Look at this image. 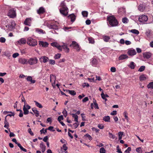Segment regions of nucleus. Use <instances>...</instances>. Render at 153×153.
<instances>
[{
    "label": "nucleus",
    "mask_w": 153,
    "mask_h": 153,
    "mask_svg": "<svg viewBox=\"0 0 153 153\" xmlns=\"http://www.w3.org/2000/svg\"><path fill=\"white\" fill-rule=\"evenodd\" d=\"M123 115L124 116L127 122H128L129 120H128V113L126 111H125L123 113Z\"/></svg>",
    "instance_id": "nucleus-38"
},
{
    "label": "nucleus",
    "mask_w": 153,
    "mask_h": 153,
    "mask_svg": "<svg viewBox=\"0 0 153 153\" xmlns=\"http://www.w3.org/2000/svg\"><path fill=\"white\" fill-rule=\"evenodd\" d=\"M88 100V98L87 97L84 98L82 100V102H85Z\"/></svg>",
    "instance_id": "nucleus-63"
},
{
    "label": "nucleus",
    "mask_w": 153,
    "mask_h": 153,
    "mask_svg": "<svg viewBox=\"0 0 153 153\" xmlns=\"http://www.w3.org/2000/svg\"><path fill=\"white\" fill-rule=\"evenodd\" d=\"M88 40L90 43L94 44V39L92 37L88 38Z\"/></svg>",
    "instance_id": "nucleus-39"
},
{
    "label": "nucleus",
    "mask_w": 153,
    "mask_h": 153,
    "mask_svg": "<svg viewBox=\"0 0 153 153\" xmlns=\"http://www.w3.org/2000/svg\"><path fill=\"white\" fill-rule=\"evenodd\" d=\"M127 53L129 55L133 56L136 54V52L135 49L131 48L128 50Z\"/></svg>",
    "instance_id": "nucleus-10"
},
{
    "label": "nucleus",
    "mask_w": 153,
    "mask_h": 153,
    "mask_svg": "<svg viewBox=\"0 0 153 153\" xmlns=\"http://www.w3.org/2000/svg\"><path fill=\"white\" fill-rule=\"evenodd\" d=\"M27 43L29 45L32 47L35 46L37 44L36 40L31 37H29L27 38Z\"/></svg>",
    "instance_id": "nucleus-3"
},
{
    "label": "nucleus",
    "mask_w": 153,
    "mask_h": 153,
    "mask_svg": "<svg viewBox=\"0 0 153 153\" xmlns=\"http://www.w3.org/2000/svg\"><path fill=\"white\" fill-rule=\"evenodd\" d=\"M131 149L130 147H128L127 149L125 151V152L126 153H129L130 151H131Z\"/></svg>",
    "instance_id": "nucleus-61"
},
{
    "label": "nucleus",
    "mask_w": 153,
    "mask_h": 153,
    "mask_svg": "<svg viewBox=\"0 0 153 153\" xmlns=\"http://www.w3.org/2000/svg\"><path fill=\"white\" fill-rule=\"evenodd\" d=\"M28 82H30L31 83H34L36 82L35 80H33L32 77L31 76H27L26 78Z\"/></svg>",
    "instance_id": "nucleus-18"
},
{
    "label": "nucleus",
    "mask_w": 153,
    "mask_h": 153,
    "mask_svg": "<svg viewBox=\"0 0 153 153\" xmlns=\"http://www.w3.org/2000/svg\"><path fill=\"white\" fill-rule=\"evenodd\" d=\"M61 56V54L60 53H57L54 56V58L55 59H59Z\"/></svg>",
    "instance_id": "nucleus-45"
},
{
    "label": "nucleus",
    "mask_w": 153,
    "mask_h": 153,
    "mask_svg": "<svg viewBox=\"0 0 153 153\" xmlns=\"http://www.w3.org/2000/svg\"><path fill=\"white\" fill-rule=\"evenodd\" d=\"M140 79L141 81L145 80L146 79V76L145 75H142L140 77Z\"/></svg>",
    "instance_id": "nucleus-32"
},
{
    "label": "nucleus",
    "mask_w": 153,
    "mask_h": 153,
    "mask_svg": "<svg viewBox=\"0 0 153 153\" xmlns=\"http://www.w3.org/2000/svg\"><path fill=\"white\" fill-rule=\"evenodd\" d=\"M55 76L53 75L51 76H50V81L51 82L52 81H54L55 80Z\"/></svg>",
    "instance_id": "nucleus-51"
},
{
    "label": "nucleus",
    "mask_w": 153,
    "mask_h": 153,
    "mask_svg": "<svg viewBox=\"0 0 153 153\" xmlns=\"http://www.w3.org/2000/svg\"><path fill=\"white\" fill-rule=\"evenodd\" d=\"M38 62V60L36 57L30 58L27 61V64L30 65H33L36 64Z\"/></svg>",
    "instance_id": "nucleus-4"
},
{
    "label": "nucleus",
    "mask_w": 153,
    "mask_h": 153,
    "mask_svg": "<svg viewBox=\"0 0 153 153\" xmlns=\"http://www.w3.org/2000/svg\"><path fill=\"white\" fill-rule=\"evenodd\" d=\"M126 12L125 9L124 8H120L119 9L118 13L120 15H123L125 14Z\"/></svg>",
    "instance_id": "nucleus-19"
},
{
    "label": "nucleus",
    "mask_w": 153,
    "mask_h": 153,
    "mask_svg": "<svg viewBox=\"0 0 153 153\" xmlns=\"http://www.w3.org/2000/svg\"><path fill=\"white\" fill-rule=\"evenodd\" d=\"M130 32L137 35H138L139 33V32L136 29H132L130 30Z\"/></svg>",
    "instance_id": "nucleus-33"
},
{
    "label": "nucleus",
    "mask_w": 153,
    "mask_h": 153,
    "mask_svg": "<svg viewBox=\"0 0 153 153\" xmlns=\"http://www.w3.org/2000/svg\"><path fill=\"white\" fill-rule=\"evenodd\" d=\"M62 48L66 52L68 53L69 52V49L67 45H65L64 44V45H62Z\"/></svg>",
    "instance_id": "nucleus-25"
},
{
    "label": "nucleus",
    "mask_w": 153,
    "mask_h": 153,
    "mask_svg": "<svg viewBox=\"0 0 153 153\" xmlns=\"http://www.w3.org/2000/svg\"><path fill=\"white\" fill-rule=\"evenodd\" d=\"M100 153H105V150L104 148L102 147L100 149Z\"/></svg>",
    "instance_id": "nucleus-53"
},
{
    "label": "nucleus",
    "mask_w": 153,
    "mask_h": 153,
    "mask_svg": "<svg viewBox=\"0 0 153 153\" xmlns=\"http://www.w3.org/2000/svg\"><path fill=\"white\" fill-rule=\"evenodd\" d=\"M34 113L35 114V116L36 117H38L39 115V111L37 110L36 108H33L32 109Z\"/></svg>",
    "instance_id": "nucleus-23"
},
{
    "label": "nucleus",
    "mask_w": 153,
    "mask_h": 153,
    "mask_svg": "<svg viewBox=\"0 0 153 153\" xmlns=\"http://www.w3.org/2000/svg\"><path fill=\"white\" fill-rule=\"evenodd\" d=\"M82 14L84 17H87L88 15V12L87 11H83L82 13Z\"/></svg>",
    "instance_id": "nucleus-43"
},
{
    "label": "nucleus",
    "mask_w": 153,
    "mask_h": 153,
    "mask_svg": "<svg viewBox=\"0 0 153 153\" xmlns=\"http://www.w3.org/2000/svg\"><path fill=\"white\" fill-rule=\"evenodd\" d=\"M101 96L102 98L104 100H105V101H107V100L106 99V98L105 96V94L103 93V91H102V93L101 94Z\"/></svg>",
    "instance_id": "nucleus-40"
},
{
    "label": "nucleus",
    "mask_w": 153,
    "mask_h": 153,
    "mask_svg": "<svg viewBox=\"0 0 153 153\" xmlns=\"http://www.w3.org/2000/svg\"><path fill=\"white\" fill-rule=\"evenodd\" d=\"M63 119V117L62 115L59 116L58 118V120L59 122L61 121V120Z\"/></svg>",
    "instance_id": "nucleus-59"
},
{
    "label": "nucleus",
    "mask_w": 153,
    "mask_h": 153,
    "mask_svg": "<svg viewBox=\"0 0 153 153\" xmlns=\"http://www.w3.org/2000/svg\"><path fill=\"white\" fill-rule=\"evenodd\" d=\"M128 21V19L126 17L123 18L122 19V22L124 23H127Z\"/></svg>",
    "instance_id": "nucleus-42"
},
{
    "label": "nucleus",
    "mask_w": 153,
    "mask_h": 153,
    "mask_svg": "<svg viewBox=\"0 0 153 153\" xmlns=\"http://www.w3.org/2000/svg\"><path fill=\"white\" fill-rule=\"evenodd\" d=\"M136 151L138 153H141L142 152L141 148L140 147H138L136 149Z\"/></svg>",
    "instance_id": "nucleus-56"
},
{
    "label": "nucleus",
    "mask_w": 153,
    "mask_h": 153,
    "mask_svg": "<svg viewBox=\"0 0 153 153\" xmlns=\"http://www.w3.org/2000/svg\"><path fill=\"white\" fill-rule=\"evenodd\" d=\"M108 135L109 137L113 139H114L115 137V136L111 133L109 132L108 133Z\"/></svg>",
    "instance_id": "nucleus-49"
},
{
    "label": "nucleus",
    "mask_w": 153,
    "mask_h": 153,
    "mask_svg": "<svg viewBox=\"0 0 153 153\" xmlns=\"http://www.w3.org/2000/svg\"><path fill=\"white\" fill-rule=\"evenodd\" d=\"M138 10L140 11H143L145 9V7L143 5H140L138 7Z\"/></svg>",
    "instance_id": "nucleus-29"
},
{
    "label": "nucleus",
    "mask_w": 153,
    "mask_h": 153,
    "mask_svg": "<svg viewBox=\"0 0 153 153\" xmlns=\"http://www.w3.org/2000/svg\"><path fill=\"white\" fill-rule=\"evenodd\" d=\"M71 47H73L76 49L77 51H79L80 50V47L78 44L75 41L72 42L71 44L70 45Z\"/></svg>",
    "instance_id": "nucleus-8"
},
{
    "label": "nucleus",
    "mask_w": 153,
    "mask_h": 153,
    "mask_svg": "<svg viewBox=\"0 0 153 153\" xmlns=\"http://www.w3.org/2000/svg\"><path fill=\"white\" fill-rule=\"evenodd\" d=\"M66 91L69 94L73 96L75 95L76 94V93L74 91L68 90Z\"/></svg>",
    "instance_id": "nucleus-36"
},
{
    "label": "nucleus",
    "mask_w": 153,
    "mask_h": 153,
    "mask_svg": "<svg viewBox=\"0 0 153 153\" xmlns=\"http://www.w3.org/2000/svg\"><path fill=\"white\" fill-rule=\"evenodd\" d=\"M27 59L25 58H21L18 60L19 62L23 65L27 64Z\"/></svg>",
    "instance_id": "nucleus-11"
},
{
    "label": "nucleus",
    "mask_w": 153,
    "mask_h": 153,
    "mask_svg": "<svg viewBox=\"0 0 153 153\" xmlns=\"http://www.w3.org/2000/svg\"><path fill=\"white\" fill-rule=\"evenodd\" d=\"M79 123L78 122H76L73 124V128H76L79 125Z\"/></svg>",
    "instance_id": "nucleus-46"
},
{
    "label": "nucleus",
    "mask_w": 153,
    "mask_h": 153,
    "mask_svg": "<svg viewBox=\"0 0 153 153\" xmlns=\"http://www.w3.org/2000/svg\"><path fill=\"white\" fill-rule=\"evenodd\" d=\"M102 37L103 40L105 42H108L110 39L109 36L105 35H103Z\"/></svg>",
    "instance_id": "nucleus-30"
},
{
    "label": "nucleus",
    "mask_w": 153,
    "mask_h": 153,
    "mask_svg": "<svg viewBox=\"0 0 153 153\" xmlns=\"http://www.w3.org/2000/svg\"><path fill=\"white\" fill-rule=\"evenodd\" d=\"M135 65V63L133 62H131L130 64L128 65V67L131 69H134Z\"/></svg>",
    "instance_id": "nucleus-20"
},
{
    "label": "nucleus",
    "mask_w": 153,
    "mask_h": 153,
    "mask_svg": "<svg viewBox=\"0 0 153 153\" xmlns=\"http://www.w3.org/2000/svg\"><path fill=\"white\" fill-rule=\"evenodd\" d=\"M51 45L52 46L58 48L59 50H62V47L60 45L56 42H53L51 43Z\"/></svg>",
    "instance_id": "nucleus-13"
},
{
    "label": "nucleus",
    "mask_w": 153,
    "mask_h": 153,
    "mask_svg": "<svg viewBox=\"0 0 153 153\" xmlns=\"http://www.w3.org/2000/svg\"><path fill=\"white\" fill-rule=\"evenodd\" d=\"M6 41V39L4 37H1L0 38V42L1 43H4Z\"/></svg>",
    "instance_id": "nucleus-54"
},
{
    "label": "nucleus",
    "mask_w": 153,
    "mask_h": 153,
    "mask_svg": "<svg viewBox=\"0 0 153 153\" xmlns=\"http://www.w3.org/2000/svg\"><path fill=\"white\" fill-rule=\"evenodd\" d=\"M18 146L20 148V149L22 151L25 152H27L26 149L24 148L20 144H18Z\"/></svg>",
    "instance_id": "nucleus-41"
},
{
    "label": "nucleus",
    "mask_w": 153,
    "mask_h": 153,
    "mask_svg": "<svg viewBox=\"0 0 153 153\" xmlns=\"http://www.w3.org/2000/svg\"><path fill=\"white\" fill-rule=\"evenodd\" d=\"M40 147L42 149V152H44L45 150V146L43 143H41L40 144Z\"/></svg>",
    "instance_id": "nucleus-27"
},
{
    "label": "nucleus",
    "mask_w": 153,
    "mask_h": 153,
    "mask_svg": "<svg viewBox=\"0 0 153 153\" xmlns=\"http://www.w3.org/2000/svg\"><path fill=\"white\" fill-rule=\"evenodd\" d=\"M97 64V61L96 59L93 58L91 61V64L93 66H96Z\"/></svg>",
    "instance_id": "nucleus-26"
},
{
    "label": "nucleus",
    "mask_w": 153,
    "mask_h": 153,
    "mask_svg": "<svg viewBox=\"0 0 153 153\" xmlns=\"http://www.w3.org/2000/svg\"><path fill=\"white\" fill-rule=\"evenodd\" d=\"M128 58V56L127 54H123L120 55L119 57V59L120 60H123L127 59Z\"/></svg>",
    "instance_id": "nucleus-17"
},
{
    "label": "nucleus",
    "mask_w": 153,
    "mask_h": 153,
    "mask_svg": "<svg viewBox=\"0 0 153 153\" xmlns=\"http://www.w3.org/2000/svg\"><path fill=\"white\" fill-rule=\"evenodd\" d=\"M53 126H50L48 127V129L50 131H55V130L54 129H53Z\"/></svg>",
    "instance_id": "nucleus-62"
},
{
    "label": "nucleus",
    "mask_w": 153,
    "mask_h": 153,
    "mask_svg": "<svg viewBox=\"0 0 153 153\" xmlns=\"http://www.w3.org/2000/svg\"><path fill=\"white\" fill-rule=\"evenodd\" d=\"M123 134V132L120 131L118 133V138L119 140H121L122 138V136Z\"/></svg>",
    "instance_id": "nucleus-44"
},
{
    "label": "nucleus",
    "mask_w": 153,
    "mask_h": 153,
    "mask_svg": "<svg viewBox=\"0 0 153 153\" xmlns=\"http://www.w3.org/2000/svg\"><path fill=\"white\" fill-rule=\"evenodd\" d=\"M147 87L148 89H153V82L149 83L147 85Z\"/></svg>",
    "instance_id": "nucleus-35"
},
{
    "label": "nucleus",
    "mask_w": 153,
    "mask_h": 153,
    "mask_svg": "<svg viewBox=\"0 0 153 153\" xmlns=\"http://www.w3.org/2000/svg\"><path fill=\"white\" fill-rule=\"evenodd\" d=\"M36 31L39 33L44 34L45 33V31L42 30V29L39 28L36 29Z\"/></svg>",
    "instance_id": "nucleus-37"
},
{
    "label": "nucleus",
    "mask_w": 153,
    "mask_h": 153,
    "mask_svg": "<svg viewBox=\"0 0 153 153\" xmlns=\"http://www.w3.org/2000/svg\"><path fill=\"white\" fill-rule=\"evenodd\" d=\"M31 19L30 18H27L24 21V24L30 26L31 25Z\"/></svg>",
    "instance_id": "nucleus-15"
},
{
    "label": "nucleus",
    "mask_w": 153,
    "mask_h": 153,
    "mask_svg": "<svg viewBox=\"0 0 153 153\" xmlns=\"http://www.w3.org/2000/svg\"><path fill=\"white\" fill-rule=\"evenodd\" d=\"M59 11L60 13L64 16H66L68 13V9L65 5L64 1H62L60 5Z\"/></svg>",
    "instance_id": "nucleus-2"
},
{
    "label": "nucleus",
    "mask_w": 153,
    "mask_h": 153,
    "mask_svg": "<svg viewBox=\"0 0 153 153\" xmlns=\"http://www.w3.org/2000/svg\"><path fill=\"white\" fill-rule=\"evenodd\" d=\"M48 27L49 28L51 29L56 30L58 29V27L56 24H48Z\"/></svg>",
    "instance_id": "nucleus-12"
},
{
    "label": "nucleus",
    "mask_w": 153,
    "mask_h": 153,
    "mask_svg": "<svg viewBox=\"0 0 153 153\" xmlns=\"http://www.w3.org/2000/svg\"><path fill=\"white\" fill-rule=\"evenodd\" d=\"M110 71L112 72H115L116 71V68L114 67H112L111 68Z\"/></svg>",
    "instance_id": "nucleus-58"
},
{
    "label": "nucleus",
    "mask_w": 153,
    "mask_h": 153,
    "mask_svg": "<svg viewBox=\"0 0 153 153\" xmlns=\"http://www.w3.org/2000/svg\"><path fill=\"white\" fill-rule=\"evenodd\" d=\"M107 20L108 25L111 27H116L118 26V23L116 18L113 16L107 17Z\"/></svg>",
    "instance_id": "nucleus-1"
},
{
    "label": "nucleus",
    "mask_w": 153,
    "mask_h": 153,
    "mask_svg": "<svg viewBox=\"0 0 153 153\" xmlns=\"http://www.w3.org/2000/svg\"><path fill=\"white\" fill-rule=\"evenodd\" d=\"M103 120L105 122H109L110 121V117L109 116H105L103 118Z\"/></svg>",
    "instance_id": "nucleus-31"
},
{
    "label": "nucleus",
    "mask_w": 153,
    "mask_h": 153,
    "mask_svg": "<svg viewBox=\"0 0 153 153\" xmlns=\"http://www.w3.org/2000/svg\"><path fill=\"white\" fill-rule=\"evenodd\" d=\"M7 15L11 18L15 17L16 16L15 11L13 9H10Z\"/></svg>",
    "instance_id": "nucleus-7"
},
{
    "label": "nucleus",
    "mask_w": 153,
    "mask_h": 153,
    "mask_svg": "<svg viewBox=\"0 0 153 153\" xmlns=\"http://www.w3.org/2000/svg\"><path fill=\"white\" fill-rule=\"evenodd\" d=\"M30 108V106L28 105H25L23 106V110L24 114H27L29 113L28 110Z\"/></svg>",
    "instance_id": "nucleus-9"
},
{
    "label": "nucleus",
    "mask_w": 153,
    "mask_h": 153,
    "mask_svg": "<svg viewBox=\"0 0 153 153\" xmlns=\"http://www.w3.org/2000/svg\"><path fill=\"white\" fill-rule=\"evenodd\" d=\"M39 45L43 47H46L48 46V44L46 42L39 41Z\"/></svg>",
    "instance_id": "nucleus-14"
},
{
    "label": "nucleus",
    "mask_w": 153,
    "mask_h": 153,
    "mask_svg": "<svg viewBox=\"0 0 153 153\" xmlns=\"http://www.w3.org/2000/svg\"><path fill=\"white\" fill-rule=\"evenodd\" d=\"M44 8L43 7H40L39 10H37V12L38 14H41L45 12Z\"/></svg>",
    "instance_id": "nucleus-24"
},
{
    "label": "nucleus",
    "mask_w": 153,
    "mask_h": 153,
    "mask_svg": "<svg viewBox=\"0 0 153 153\" xmlns=\"http://www.w3.org/2000/svg\"><path fill=\"white\" fill-rule=\"evenodd\" d=\"M143 55L144 58L148 59L150 58L151 56V54L149 52H146L144 53Z\"/></svg>",
    "instance_id": "nucleus-21"
},
{
    "label": "nucleus",
    "mask_w": 153,
    "mask_h": 153,
    "mask_svg": "<svg viewBox=\"0 0 153 153\" xmlns=\"http://www.w3.org/2000/svg\"><path fill=\"white\" fill-rule=\"evenodd\" d=\"M68 19H71V22H74L76 19V17L74 14H71L68 16Z\"/></svg>",
    "instance_id": "nucleus-16"
},
{
    "label": "nucleus",
    "mask_w": 153,
    "mask_h": 153,
    "mask_svg": "<svg viewBox=\"0 0 153 153\" xmlns=\"http://www.w3.org/2000/svg\"><path fill=\"white\" fill-rule=\"evenodd\" d=\"M34 102H35V105L37 107L40 108H42L43 107L42 105L40 103L38 102L37 101H34Z\"/></svg>",
    "instance_id": "nucleus-34"
},
{
    "label": "nucleus",
    "mask_w": 153,
    "mask_h": 153,
    "mask_svg": "<svg viewBox=\"0 0 153 153\" xmlns=\"http://www.w3.org/2000/svg\"><path fill=\"white\" fill-rule=\"evenodd\" d=\"M145 67L144 66H142L138 69V71L140 72H142L145 69Z\"/></svg>",
    "instance_id": "nucleus-48"
},
{
    "label": "nucleus",
    "mask_w": 153,
    "mask_h": 153,
    "mask_svg": "<svg viewBox=\"0 0 153 153\" xmlns=\"http://www.w3.org/2000/svg\"><path fill=\"white\" fill-rule=\"evenodd\" d=\"M62 113L63 114L64 117H66L67 115V112L66 110L64 109L62 111Z\"/></svg>",
    "instance_id": "nucleus-55"
},
{
    "label": "nucleus",
    "mask_w": 153,
    "mask_h": 153,
    "mask_svg": "<svg viewBox=\"0 0 153 153\" xmlns=\"http://www.w3.org/2000/svg\"><path fill=\"white\" fill-rule=\"evenodd\" d=\"M85 136L86 137H87L88 139L90 140H92V137H91L88 134H86Z\"/></svg>",
    "instance_id": "nucleus-52"
},
{
    "label": "nucleus",
    "mask_w": 153,
    "mask_h": 153,
    "mask_svg": "<svg viewBox=\"0 0 153 153\" xmlns=\"http://www.w3.org/2000/svg\"><path fill=\"white\" fill-rule=\"evenodd\" d=\"M47 129H46L45 130H44V128H43L40 131L41 133L42 134V133H43L44 134H45L47 132Z\"/></svg>",
    "instance_id": "nucleus-57"
},
{
    "label": "nucleus",
    "mask_w": 153,
    "mask_h": 153,
    "mask_svg": "<svg viewBox=\"0 0 153 153\" xmlns=\"http://www.w3.org/2000/svg\"><path fill=\"white\" fill-rule=\"evenodd\" d=\"M68 149V147L66 146L65 144H64L62 147L61 148V150H62L66 151Z\"/></svg>",
    "instance_id": "nucleus-47"
},
{
    "label": "nucleus",
    "mask_w": 153,
    "mask_h": 153,
    "mask_svg": "<svg viewBox=\"0 0 153 153\" xmlns=\"http://www.w3.org/2000/svg\"><path fill=\"white\" fill-rule=\"evenodd\" d=\"M19 55V54L18 53H15L13 55V58H16Z\"/></svg>",
    "instance_id": "nucleus-60"
},
{
    "label": "nucleus",
    "mask_w": 153,
    "mask_h": 153,
    "mask_svg": "<svg viewBox=\"0 0 153 153\" xmlns=\"http://www.w3.org/2000/svg\"><path fill=\"white\" fill-rule=\"evenodd\" d=\"M40 59L42 60V62L44 63L47 62L49 60L48 58L45 56L41 57Z\"/></svg>",
    "instance_id": "nucleus-22"
},
{
    "label": "nucleus",
    "mask_w": 153,
    "mask_h": 153,
    "mask_svg": "<svg viewBox=\"0 0 153 153\" xmlns=\"http://www.w3.org/2000/svg\"><path fill=\"white\" fill-rule=\"evenodd\" d=\"M49 63L52 65H54L55 63V62L53 60L50 59L49 60Z\"/></svg>",
    "instance_id": "nucleus-50"
},
{
    "label": "nucleus",
    "mask_w": 153,
    "mask_h": 153,
    "mask_svg": "<svg viewBox=\"0 0 153 153\" xmlns=\"http://www.w3.org/2000/svg\"><path fill=\"white\" fill-rule=\"evenodd\" d=\"M4 127L8 129V127L9 126V124L7 120H6V117L5 118V120L4 122Z\"/></svg>",
    "instance_id": "nucleus-28"
},
{
    "label": "nucleus",
    "mask_w": 153,
    "mask_h": 153,
    "mask_svg": "<svg viewBox=\"0 0 153 153\" xmlns=\"http://www.w3.org/2000/svg\"><path fill=\"white\" fill-rule=\"evenodd\" d=\"M117 112L116 111H114L112 112H111L110 114L111 115H115L117 114Z\"/></svg>",
    "instance_id": "nucleus-64"
},
{
    "label": "nucleus",
    "mask_w": 153,
    "mask_h": 153,
    "mask_svg": "<svg viewBox=\"0 0 153 153\" xmlns=\"http://www.w3.org/2000/svg\"><path fill=\"white\" fill-rule=\"evenodd\" d=\"M26 43H27V40L25 38H22L15 42L14 43L16 45H23L25 44Z\"/></svg>",
    "instance_id": "nucleus-5"
},
{
    "label": "nucleus",
    "mask_w": 153,
    "mask_h": 153,
    "mask_svg": "<svg viewBox=\"0 0 153 153\" xmlns=\"http://www.w3.org/2000/svg\"><path fill=\"white\" fill-rule=\"evenodd\" d=\"M148 20V16L144 15H143L140 16L138 18L139 21L141 23H144Z\"/></svg>",
    "instance_id": "nucleus-6"
}]
</instances>
